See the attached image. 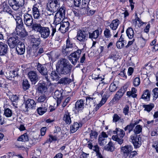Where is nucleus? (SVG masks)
<instances>
[{
	"mask_svg": "<svg viewBox=\"0 0 158 158\" xmlns=\"http://www.w3.org/2000/svg\"><path fill=\"white\" fill-rule=\"evenodd\" d=\"M55 15L54 14V23L56 24V27H60L59 30L62 33H64L68 30L69 23V22L61 23L65 17V8L62 6L59 8ZM55 13H54V14ZM52 17V16H51Z\"/></svg>",
	"mask_w": 158,
	"mask_h": 158,
	"instance_id": "nucleus-1",
	"label": "nucleus"
},
{
	"mask_svg": "<svg viewBox=\"0 0 158 158\" xmlns=\"http://www.w3.org/2000/svg\"><path fill=\"white\" fill-rule=\"evenodd\" d=\"M32 29L33 30L38 32L40 34V37L44 39L48 38L50 36L53 37L56 31V28L52 27V32L50 35V31L49 28L42 26L40 23H34L32 26Z\"/></svg>",
	"mask_w": 158,
	"mask_h": 158,
	"instance_id": "nucleus-2",
	"label": "nucleus"
},
{
	"mask_svg": "<svg viewBox=\"0 0 158 158\" xmlns=\"http://www.w3.org/2000/svg\"><path fill=\"white\" fill-rule=\"evenodd\" d=\"M56 67V71L61 74H70L72 69V66L70 64L69 61L63 58L58 61Z\"/></svg>",
	"mask_w": 158,
	"mask_h": 158,
	"instance_id": "nucleus-3",
	"label": "nucleus"
},
{
	"mask_svg": "<svg viewBox=\"0 0 158 158\" xmlns=\"http://www.w3.org/2000/svg\"><path fill=\"white\" fill-rule=\"evenodd\" d=\"M60 7V0H48L46 8L47 15L53 17Z\"/></svg>",
	"mask_w": 158,
	"mask_h": 158,
	"instance_id": "nucleus-4",
	"label": "nucleus"
},
{
	"mask_svg": "<svg viewBox=\"0 0 158 158\" xmlns=\"http://www.w3.org/2000/svg\"><path fill=\"white\" fill-rule=\"evenodd\" d=\"M113 134L117 135H113L112 137V139L117 142L119 144H122L123 142V138L125 134L124 131L119 128H116L115 130L113 131Z\"/></svg>",
	"mask_w": 158,
	"mask_h": 158,
	"instance_id": "nucleus-5",
	"label": "nucleus"
},
{
	"mask_svg": "<svg viewBox=\"0 0 158 158\" xmlns=\"http://www.w3.org/2000/svg\"><path fill=\"white\" fill-rule=\"evenodd\" d=\"M88 33L86 28L78 30L76 36L77 39L80 42H85L88 38Z\"/></svg>",
	"mask_w": 158,
	"mask_h": 158,
	"instance_id": "nucleus-6",
	"label": "nucleus"
},
{
	"mask_svg": "<svg viewBox=\"0 0 158 158\" xmlns=\"http://www.w3.org/2000/svg\"><path fill=\"white\" fill-rule=\"evenodd\" d=\"M8 3L13 9L16 10L23 6L25 0H9Z\"/></svg>",
	"mask_w": 158,
	"mask_h": 158,
	"instance_id": "nucleus-7",
	"label": "nucleus"
},
{
	"mask_svg": "<svg viewBox=\"0 0 158 158\" xmlns=\"http://www.w3.org/2000/svg\"><path fill=\"white\" fill-rule=\"evenodd\" d=\"M81 52V50L77 49L70 54L69 57V59L73 64H75L80 57Z\"/></svg>",
	"mask_w": 158,
	"mask_h": 158,
	"instance_id": "nucleus-8",
	"label": "nucleus"
},
{
	"mask_svg": "<svg viewBox=\"0 0 158 158\" xmlns=\"http://www.w3.org/2000/svg\"><path fill=\"white\" fill-rule=\"evenodd\" d=\"M130 139L135 148H138L141 145V139L140 135L133 134L131 136Z\"/></svg>",
	"mask_w": 158,
	"mask_h": 158,
	"instance_id": "nucleus-9",
	"label": "nucleus"
},
{
	"mask_svg": "<svg viewBox=\"0 0 158 158\" xmlns=\"http://www.w3.org/2000/svg\"><path fill=\"white\" fill-rule=\"evenodd\" d=\"M84 101L83 100H78L77 101L73 110L75 114H78L81 112L84 108Z\"/></svg>",
	"mask_w": 158,
	"mask_h": 158,
	"instance_id": "nucleus-10",
	"label": "nucleus"
},
{
	"mask_svg": "<svg viewBox=\"0 0 158 158\" xmlns=\"http://www.w3.org/2000/svg\"><path fill=\"white\" fill-rule=\"evenodd\" d=\"M23 21L24 24L27 27H32L33 19L31 15L28 13H25L24 15Z\"/></svg>",
	"mask_w": 158,
	"mask_h": 158,
	"instance_id": "nucleus-11",
	"label": "nucleus"
},
{
	"mask_svg": "<svg viewBox=\"0 0 158 158\" xmlns=\"http://www.w3.org/2000/svg\"><path fill=\"white\" fill-rule=\"evenodd\" d=\"M19 41L18 37L15 35L10 37L7 40V43L10 47L13 48L15 47Z\"/></svg>",
	"mask_w": 158,
	"mask_h": 158,
	"instance_id": "nucleus-12",
	"label": "nucleus"
},
{
	"mask_svg": "<svg viewBox=\"0 0 158 158\" xmlns=\"http://www.w3.org/2000/svg\"><path fill=\"white\" fill-rule=\"evenodd\" d=\"M8 2L6 1L3 2L1 5V9L3 11L7 12L11 16V17L14 18V16L12 14V11L10 7Z\"/></svg>",
	"mask_w": 158,
	"mask_h": 158,
	"instance_id": "nucleus-13",
	"label": "nucleus"
},
{
	"mask_svg": "<svg viewBox=\"0 0 158 158\" xmlns=\"http://www.w3.org/2000/svg\"><path fill=\"white\" fill-rule=\"evenodd\" d=\"M121 153L124 156H127L133 150L132 146L127 145L120 148Z\"/></svg>",
	"mask_w": 158,
	"mask_h": 158,
	"instance_id": "nucleus-14",
	"label": "nucleus"
},
{
	"mask_svg": "<svg viewBox=\"0 0 158 158\" xmlns=\"http://www.w3.org/2000/svg\"><path fill=\"white\" fill-rule=\"evenodd\" d=\"M39 6L35 4L32 8V15L34 19H39L42 18V15L38 9Z\"/></svg>",
	"mask_w": 158,
	"mask_h": 158,
	"instance_id": "nucleus-15",
	"label": "nucleus"
},
{
	"mask_svg": "<svg viewBox=\"0 0 158 158\" xmlns=\"http://www.w3.org/2000/svg\"><path fill=\"white\" fill-rule=\"evenodd\" d=\"M126 90L127 89L126 88H124V87L119 89L116 92L112 101L114 102L120 100L123 96Z\"/></svg>",
	"mask_w": 158,
	"mask_h": 158,
	"instance_id": "nucleus-16",
	"label": "nucleus"
},
{
	"mask_svg": "<svg viewBox=\"0 0 158 158\" xmlns=\"http://www.w3.org/2000/svg\"><path fill=\"white\" fill-rule=\"evenodd\" d=\"M28 76L32 82H37L40 79L36 71H31L28 73Z\"/></svg>",
	"mask_w": 158,
	"mask_h": 158,
	"instance_id": "nucleus-17",
	"label": "nucleus"
},
{
	"mask_svg": "<svg viewBox=\"0 0 158 158\" xmlns=\"http://www.w3.org/2000/svg\"><path fill=\"white\" fill-rule=\"evenodd\" d=\"M36 69L41 75H47L48 71L45 64H43L38 63L37 65Z\"/></svg>",
	"mask_w": 158,
	"mask_h": 158,
	"instance_id": "nucleus-18",
	"label": "nucleus"
},
{
	"mask_svg": "<svg viewBox=\"0 0 158 158\" xmlns=\"http://www.w3.org/2000/svg\"><path fill=\"white\" fill-rule=\"evenodd\" d=\"M101 32L102 31H99L98 29L91 32H88V37L93 41V40H96L99 35L101 34Z\"/></svg>",
	"mask_w": 158,
	"mask_h": 158,
	"instance_id": "nucleus-19",
	"label": "nucleus"
},
{
	"mask_svg": "<svg viewBox=\"0 0 158 158\" xmlns=\"http://www.w3.org/2000/svg\"><path fill=\"white\" fill-rule=\"evenodd\" d=\"M36 103L33 99H28L25 102V108L27 110L28 108H34L36 106Z\"/></svg>",
	"mask_w": 158,
	"mask_h": 158,
	"instance_id": "nucleus-20",
	"label": "nucleus"
},
{
	"mask_svg": "<svg viewBox=\"0 0 158 158\" xmlns=\"http://www.w3.org/2000/svg\"><path fill=\"white\" fill-rule=\"evenodd\" d=\"M77 47H66L64 46L62 49V52L65 56H67L69 55L73 51L77 49Z\"/></svg>",
	"mask_w": 158,
	"mask_h": 158,
	"instance_id": "nucleus-21",
	"label": "nucleus"
},
{
	"mask_svg": "<svg viewBox=\"0 0 158 158\" xmlns=\"http://www.w3.org/2000/svg\"><path fill=\"white\" fill-rule=\"evenodd\" d=\"M8 46L5 43L0 42V55L4 56L7 53Z\"/></svg>",
	"mask_w": 158,
	"mask_h": 158,
	"instance_id": "nucleus-22",
	"label": "nucleus"
},
{
	"mask_svg": "<svg viewBox=\"0 0 158 158\" xmlns=\"http://www.w3.org/2000/svg\"><path fill=\"white\" fill-rule=\"evenodd\" d=\"M119 24V21L117 19L112 21L109 26L110 28L113 30V33H114V31H115L117 28Z\"/></svg>",
	"mask_w": 158,
	"mask_h": 158,
	"instance_id": "nucleus-23",
	"label": "nucleus"
},
{
	"mask_svg": "<svg viewBox=\"0 0 158 158\" xmlns=\"http://www.w3.org/2000/svg\"><path fill=\"white\" fill-rule=\"evenodd\" d=\"M150 92L147 89L143 91L141 98L146 101H148L150 100Z\"/></svg>",
	"mask_w": 158,
	"mask_h": 158,
	"instance_id": "nucleus-24",
	"label": "nucleus"
},
{
	"mask_svg": "<svg viewBox=\"0 0 158 158\" xmlns=\"http://www.w3.org/2000/svg\"><path fill=\"white\" fill-rule=\"evenodd\" d=\"M48 108L47 105H46V104L42 105L37 109L38 114L40 115L43 114L47 111Z\"/></svg>",
	"mask_w": 158,
	"mask_h": 158,
	"instance_id": "nucleus-25",
	"label": "nucleus"
},
{
	"mask_svg": "<svg viewBox=\"0 0 158 158\" xmlns=\"http://www.w3.org/2000/svg\"><path fill=\"white\" fill-rule=\"evenodd\" d=\"M15 20L17 23L16 30H17V28H22L23 27L24 24L22 18L20 16H18L16 17Z\"/></svg>",
	"mask_w": 158,
	"mask_h": 158,
	"instance_id": "nucleus-26",
	"label": "nucleus"
},
{
	"mask_svg": "<svg viewBox=\"0 0 158 158\" xmlns=\"http://www.w3.org/2000/svg\"><path fill=\"white\" fill-rule=\"evenodd\" d=\"M63 120L66 123L70 124L71 123V118L70 117V114L67 110L64 114Z\"/></svg>",
	"mask_w": 158,
	"mask_h": 158,
	"instance_id": "nucleus-27",
	"label": "nucleus"
},
{
	"mask_svg": "<svg viewBox=\"0 0 158 158\" xmlns=\"http://www.w3.org/2000/svg\"><path fill=\"white\" fill-rule=\"evenodd\" d=\"M18 29H19V30L16 31L17 35L22 37H24L26 36L27 32L24 28L23 27L22 28H17Z\"/></svg>",
	"mask_w": 158,
	"mask_h": 158,
	"instance_id": "nucleus-28",
	"label": "nucleus"
},
{
	"mask_svg": "<svg viewBox=\"0 0 158 158\" xmlns=\"http://www.w3.org/2000/svg\"><path fill=\"white\" fill-rule=\"evenodd\" d=\"M110 96V94L107 95L104 94L100 103L97 105L96 107V109H98L100 107L104 104L107 100V98Z\"/></svg>",
	"mask_w": 158,
	"mask_h": 158,
	"instance_id": "nucleus-29",
	"label": "nucleus"
},
{
	"mask_svg": "<svg viewBox=\"0 0 158 158\" xmlns=\"http://www.w3.org/2000/svg\"><path fill=\"white\" fill-rule=\"evenodd\" d=\"M104 149L108 151L112 152L115 149V146L112 142L110 141L104 147Z\"/></svg>",
	"mask_w": 158,
	"mask_h": 158,
	"instance_id": "nucleus-30",
	"label": "nucleus"
},
{
	"mask_svg": "<svg viewBox=\"0 0 158 158\" xmlns=\"http://www.w3.org/2000/svg\"><path fill=\"white\" fill-rule=\"evenodd\" d=\"M40 38H35L33 36H31V38L32 45L33 46H38L40 44Z\"/></svg>",
	"mask_w": 158,
	"mask_h": 158,
	"instance_id": "nucleus-31",
	"label": "nucleus"
},
{
	"mask_svg": "<svg viewBox=\"0 0 158 158\" xmlns=\"http://www.w3.org/2000/svg\"><path fill=\"white\" fill-rule=\"evenodd\" d=\"M38 89L41 93L45 92L47 89L46 84L43 82L39 83L38 84Z\"/></svg>",
	"mask_w": 158,
	"mask_h": 158,
	"instance_id": "nucleus-32",
	"label": "nucleus"
},
{
	"mask_svg": "<svg viewBox=\"0 0 158 158\" xmlns=\"http://www.w3.org/2000/svg\"><path fill=\"white\" fill-rule=\"evenodd\" d=\"M154 104L152 103H150L148 105H143V107L144 109V110L150 112L152 109L154 107Z\"/></svg>",
	"mask_w": 158,
	"mask_h": 158,
	"instance_id": "nucleus-33",
	"label": "nucleus"
},
{
	"mask_svg": "<svg viewBox=\"0 0 158 158\" xmlns=\"http://www.w3.org/2000/svg\"><path fill=\"white\" fill-rule=\"evenodd\" d=\"M72 82L71 80L68 77H64L61 78L58 81L59 83L64 85L69 84Z\"/></svg>",
	"mask_w": 158,
	"mask_h": 158,
	"instance_id": "nucleus-34",
	"label": "nucleus"
},
{
	"mask_svg": "<svg viewBox=\"0 0 158 158\" xmlns=\"http://www.w3.org/2000/svg\"><path fill=\"white\" fill-rule=\"evenodd\" d=\"M126 34L129 39H131L132 38L134 35L133 29L131 27H129L126 30Z\"/></svg>",
	"mask_w": 158,
	"mask_h": 158,
	"instance_id": "nucleus-35",
	"label": "nucleus"
},
{
	"mask_svg": "<svg viewBox=\"0 0 158 158\" xmlns=\"http://www.w3.org/2000/svg\"><path fill=\"white\" fill-rule=\"evenodd\" d=\"M17 140L19 141L25 142L28 141L29 137L27 133H25L20 136L18 138Z\"/></svg>",
	"mask_w": 158,
	"mask_h": 158,
	"instance_id": "nucleus-36",
	"label": "nucleus"
},
{
	"mask_svg": "<svg viewBox=\"0 0 158 158\" xmlns=\"http://www.w3.org/2000/svg\"><path fill=\"white\" fill-rule=\"evenodd\" d=\"M79 124L77 123H74L73 125L70 127V131L72 133L75 132L79 128Z\"/></svg>",
	"mask_w": 158,
	"mask_h": 158,
	"instance_id": "nucleus-37",
	"label": "nucleus"
},
{
	"mask_svg": "<svg viewBox=\"0 0 158 158\" xmlns=\"http://www.w3.org/2000/svg\"><path fill=\"white\" fill-rule=\"evenodd\" d=\"M105 36L107 38H110L112 35V33L111 32L110 30L109 29L106 28L104 32Z\"/></svg>",
	"mask_w": 158,
	"mask_h": 158,
	"instance_id": "nucleus-38",
	"label": "nucleus"
},
{
	"mask_svg": "<svg viewBox=\"0 0 158 158\" xmlns=\"http://www.w3.org/2000/svg\"><path fill=\"white\" fill-rule=\"evenodd\" d=\"M65 47H77L75 44L73 43L69 37L67 39L66 41V46Z\"/></svg>",
	"mask_w": 158,
	"mask_h": 158,
	"instance_id": "nucleus-39",
	"label": "nucleus"
},
{
	"mask_svg": "<svg viewBox=\"0 0 158 158\" xmlns=\"http://www.w3.org/2000/svg\"><path fill=\"white\" fill-rule=\"evenodd\" d=\"M98 142L100 146H103L106 144L107 141L106 139L103 138L102 137H99Z\"/></svg>",
	"mask_w": 158,
	"mask_h": 158,
	"instance_id": "nucleus-40",
	"label": "nucleus"
},
{
	"mask_svg": "<svg viewBox=\"0 0 158 158\" xmlns=\"http://www.w3.org/2000/svg\"><path fill=\"white\" fill-rule=\"evenodd\" d=\"M90 0H82L81 4V7L82 8L87 7V9H89L88 6V4ZM89 10V9H88Z\"/></svg>",
	"mask_w": 158,
	"mask_h": 158,
	"instance_id": "nucleus-41",
	"label": "nucleus"
},
{
	"mask_svg": "<svg viewBox=\"0 0 158 158\" xmlns=\"http://www.w3.org/2000/svg\"><path fill=\"white\" fill-rule=\"evenodd\" d=\"M16 49L18 54L20 55H22L25 52V45L24 44H23L21 48H16Z\"/></svg>",
	"mask_w": 158,
	"mask_h": 158,
	"instance_id": "nucleus-42",
	"label": "nucleus"
},
{
	"mask_svg": "<svg viewBox=\"0 0 158 158\" xmlns=\"http://www.w3.org/2000/svg\"><path fill=\"white\" fill-rule=\"evenodd\" d=\"M12 110L9 108H7L4 110V115L7 117H10L12 115Z\"/></svg>",
	"mask_w": 158,
	"mask_h": 158,
	"instance_id": "nucleus-43",
	"label": "nucleus"
},
{
	"mask_svg": "<svg viewBox=\"0 0 158 158\" xmlns=\"http://www.w3.org/2000/svg\"><path fill=\"white\" fill-rule=\"evenodd\" d=\"M51 77L53 80L57 81L59 79L58 74L55 71H52L51 73Z\"/></svg>",
	"mask_w": 158,
	"mask_h": 158,
	"instance_id": "nucleus-44",
	"label": "nucleus"
},
{
	"mask_svg": "<svg viewBox=\"0 0 158 158\" xmlns=\"http://www.w3.org/2000/svg\"><path fill=\"white\" fill-rule=\"evenodd\" d=\"M30 85L28 83V81L26 80H24L23 82V87L24 90L27 89L30 87Z\"/></svg>",
	"mask_w": 158,
	"mask_h": 158,
	"instance_id": "nucleus-45",
	"label": "nucleus"
},
{
	"mask_svg": "<svg viewBox=\"0 0 158 158\" xmlns=\"http://www.w3.org/2000/svg\"><path fill=\"white\" fill-rule=\"evenodd\" d=\"M142 131V127L139 125H137L135 127L134 130V134L138 135V134L141 132Z\"/></svg>",
	"mask_w": 158,
	"mask_h": 158,
	"instance_id": "nucleus-46",
	"label": "nucleus"
},
{
	"mask_svg": "<svg viewBox=\"0 0 158 158\" xmlns=\"http://www.w3.org/2000/svg\"><path fill=\"white\" fill-rule=\"evenodd\" d=\"M140 79L139 77H138L135 78L133 81V85L135 87L138 86L140 84Z\"/></svg>",
	"mask_w": 158,
	"mask_h": 158,
	"instance_id": "nucleus-47",
	"label": "nucleus"
},
{
	"mask_svg": "<svg viewBox=\"0 0 158 158\" xmlns=\"http://www.w3.org/2000/svg\"><path fill=\"white\" fill-rule=\"evenodd\" d=\"M62 93L61 91L56 90L55 92L54 96L55 98L60 99V98H62Z\"/></svg>",
	"mask_w": 158,
	"mask_h": 158,
	"instance_id": "nucleus-48",
	"label": "nucleus"
},
{
	"mask_svg": "<svg viewBox=\"0 0 158 158\" xmlns=\"http://www.w3.org/2000/svg\"><path fill=\"white\" fill-rule=\"evenodd\" d=\"M134 127V125L132 123H131L130 124L127 125L125 128L124 130L126 131L128 130L129 132L130 133L133 130Z\"/></svg>",
	"mask_w": 158,
	"mask_h": 158,
	"instance_id": "nucleus-49",
	"label": "nucleus"
},
{
	"mask_svg": "<svg viewBox=\"0 0 158 158\" xmlns=\"http://www.w3.org/2000/svg\"><path fill=\"white\" fill-rule=\"evenodd\" d=\"M117 87L114 83H111L109 86V90L110 92H113L115 91L117 89Z\"/></svg>",
	"mask_w": 158,
	"mask_h": 158,
	"instance_id": "nucleus-50",
	"label": "nucleus"
},
{
	"mask_svg": "<svg viewBox=\"0 0 158 158\" xmlns=\"http://www.w3.org/2000/svg\"><path fill=\"white\" fill-rule=\"evenodd\" d=\"M125 43H126V42L118 41L116 44V46L118 49H121L124 46Z\"/></svg>",
	"mask_w": 158,
	"mask_h": 158,
	"instance_id": "nucleus-51",
	"label": "nucleus"
},
{
	"mask_svg": "<svg viewBox=\"0 0 158 158\" xmlns=\"http://www.w3.org/2000/svg\"><path fill=\"white\" fill-rule=\"evenodd\" d=\"M14 71H9L6 73V77L9 80H11L12 78L15 77V75L13 74Z\"/></svg>",
	"mask_w": 158,
	"mask_h": 158,
	"instance_id": "nucleus-52",
	"label": "nucleus"
},
{
	"mask_svg": "<svg viewBox=\"0 0 158 158\" xmlns=\"http://www.w3.org/2000/svg\"><path fill=\"white\" fill-rule=\"evenodd\" d=\"M92 79L94 80H98V79H101L100 81H102L104 79V78H102L101 77H99L98 75H96L94 73H93L92 75Z\"/></svg>",
	"mask_w": 158,
	"mask_h": 158,
	"instance_id": "nucleus-53",
	"label": "nucleus"
},
{
	"mask_svg": "<svg viewBox=\"0 0 158 158\" xmlns=\"http://www.w3.org/2000/svg\"><path fill=\"white\" fill-rule=\"evenodd\" d=\"M129 107L128 105H126L123 108V113L126 116L128 115L129 112Z\"/></svg>",
	"mask_w": 158,
	"mask_h": 158,
	"instance_id": "nucleus-54",
	"label": "nucleus"
},
{
	"mask_svg": "<svg viewBox=\"0 0 158 158\" xmlns=\"http://www.w3.org/2000/svg\"><path fill=\"white\" fill-rule=\"evenodd\" d=\"M152 91L153 92V99L155 100L158 98V88H154Z\"/></svg>",
	"mask_w": 158,
	"mask_h": 158,
	"instance_id": "nucleus-55",
	"label": "nucleus"
},
{
	"mask_svg": "<svg viewBox=\"0 0 158 158\" xmlns=\"http://www.w3.org/2000/svg\"><path fill=\"white\" fill-rule=\"evenodd\" d=\"M47 98L44 95H42L40 96L37 99V101L39 102H42L44 101Z\"/></svg>",
	"mask_w": 158,
	"mask_h": 158,
	"instance_id": "nucleus-56",
	"label": "nucleus"
},
{
	"mask_svg": "<svg viewBox=\"0 0 158 158\" xmlns=\"http://www.w3.org/2000/svg\"><path fill=\"white\" fill-rule=\"evenodd\" d=\"M98 134L96 131H91L90 134V136L91 139H96Z\"/></svg>",
	"mask_w": 158,
	"mask_h": 158,
	"instance_id": "nucleus-57",
	"label": "nucleus"
},
{
	"mask_svg": "<svg viewBox=\"0 0 158 158\" xmlns=\"http://www.w3.org/2000/svg\"><path fill=\"white\" fill-rule=\"evenodd\" d=\"M49 137V138L48 140V142L51 143L53 141H56L57 140V138L56 136L50 135Z\"/></svg>",
	"mask_w": 158,
	"mask_h": 158,
	"instance_id": "nucleus-58",
	"label": "nucleus"
},
{
	"mask_svg": "<svg viewBox=\"0 0 158 158\" xmlns=\"http://www.w3.org/2000/svg\"><path fill=\"white\" fill-rule=\"evenodd\" d=\"M113 118V121L114 122H117L120 119V117L117 114H114Z\"/></svg>",
	"mask_w": 158,
	"mask_h": 158,
	"instance_id": "nucleus-59",
	"label": "nucleus"
},
{
	"mask_svg": "<svg viewBox=\"0 0 158 158\" xmlns=\"http://www.w3.org/2000/svg\"><path fill=\"white\" fill-rule=\"evenodd\" d=\"M10 99L12 102H16L18 100L19 97L16 95H13L11 96Z\"/></svg>",
	"mask_w": 158,
	"mask_h": 158,
	"instance_id": "nucleus-60",
	"label": "nucleus"
},
{
	"mask_svg": "<svg viewBox=\"0 0 158 158\" xmlns=\"http://www.w3.org/2000/svg\"><path fill=\"white\" fill-rule=\"evenodd\" d=\"M94 98V97L91 98L90 97H87L86 98V102L87 103L88 102L90 104L94 103V101L93 99Z\"/></svg>",
	"mask_w": 158,
	"mask_h": 158,
	"instance_id": "nucleus-61",
	"label": "nucleus"
},
{
	"mask_svg": "<svg viewBox=\"0 0 158 158\" xmlns=\"http://www.w3.org/2000/svg\"><path fill=\"white\" fill-rule=\"evenodd\" d=\"M118 56L116 54H111L109 56V58L110 59H113V60H115L118 58Z\"/></svg>",
	"mask_w": 158,
	"mask_h": 158,
	"instance_id": "nucleus-62",
	"label": "nucleus"
},
{
	"mask_svg": "<svg viewBox=\"0 0 158 158\" xmlns=\"http://www.w3.org/2000/svg\"><path fill=\"white\" fill-rule=\"evenodd\" d=\"M81 3V0H74V5L77 7H79Z\"/></svg>",
	"mask_w": 158,
	"mask_h": 158,
	"instance_id": "nucleus-63",
	"label": "nucleus"
},
{
	"mask_svg": "<svg viewBox=\"0 0 158 158\" xmlns=\"http://www.w3.org/2000/svg\"><path fill=\"white\" fill-rule=\"evenodd\" d=\"M70 98L69 97H68L67 98H66L65 100L64 101L63 103V104L62 105V106L63 107H65L67 105V104L69 102V101L70 100Z\"/></svg>",
	"mask_w": 158,
	"mask_h": 158,
	"instance_id": "nucleus-64",
	"label": "nucleus"
}]
</instances>
